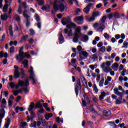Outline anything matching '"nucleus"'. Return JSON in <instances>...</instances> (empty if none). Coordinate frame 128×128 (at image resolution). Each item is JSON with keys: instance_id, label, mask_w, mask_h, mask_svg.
Segmentation results:
<instances>
[{"instance_id": "obj_51", "label": "nucleus", "mask_w": 128, "mask_h": 128, "mask_svg": "<svg viewBox=\"0 0 128 128\" xmlns=\"http://www.w3.org/2000/svg\"><path fill=\"white\" fill-rule=\"evenodd\" d=\"M56 121L58 122H64V120L60 118V117H58L56 118Z\"/></svg>"}, {"instance_id": "obj_29", "label": "nucleus", "mask_w": 128, "mask_h": 128, "mask_svg": "<svg viewBox=\"0 0 128 128\" xmlns=\"http://www.w3.org/2000/svg\"><path fill=\"white\" fill-rule=\"evenodd\" d=\"M106 96V92H102L99 97L100 100H104V98Z\"/></svg>"}, {"instance_id": "obj_55", "label": "nucleus", "mask_w": 128, "mask_h": 128, "mask_svg": "<svg viewBox=\"0 0 128 128\" xmlns=\"http://www.w3.org/2000/svg\"><path fill=\"white\" fill-rule=\"evenodd\" d=\"M96 20V18L94 17V16H92L91 18H90L88 19V22H94V20Z\"/></svg>"}, {"instance_id": "obj_57", "label": "nucleus", "mask_w": 128, "mask_h": 128, "mask_svg": "<svg viewBox=\"0 0 128 128\" xmlns=\"http://www.w3.org/2000/svg\"><path fill=\"white\" fill-rule=\"evenodd\" d=\"M106 50L107 52H110L112 51V46H108L106 47Z\"/></svg>"}, {"instance_id": "obj_62", "label": "nucleus", "mask_w": 128, "mask_h": 128, "mask_svg": "<svg viewBox=\"0 0 128 128\" xmlns=\"http://www.w3.org/2000/svg\"><path fill=\"white\" fill-rule=\"evenodd\" d=\"M97 46L98 48H100V46H102V42H100L97 44Z\"/></svg>"}, {"instance_id": "obj_61", "label": "nucleus", "mask_w": 128, "mask_h": 128, "mask_svg": "<svg viewBox=\"0 0 128 128\" xmlns=\"http://www.w3.org/2000/svg\"><path fill=\"white\" fill-rule=\"evenodd\" d=\"M76 58H72L71 60V63L72 64H76Z\"/></svg>"}, {"instance_id": "obj_5", "label": "nucleus", "mask_w": 128, "mask_h": 128, "mask_svg": "<svg viewBox=\"0 0 128 128\" xmlns=\"http://www.w3.org/2000/svg\"><path fill=\"white\" fill-rule=\"evenodd\" d=\"M114 92L115 94H116V96H120L118 99H116V104H122V96H124V93L118 91V88H114Z\"/></svg>"}, {"instance_id": "obj_25", "label": "nucleus", "mask_w": 128, "mask_h": 128, "mask_svg": "<svg viewBox=\"0 0 128 128\" xmlns=\"http://www.w3.org/2000/svg\"><path fill=\"white\" fill-rule=\"evenodd\" d=\"M18 85H16L14 82H11L10 83V86L11 88H18Z\"/></svg>"}, {"instance_id": "obj_13", "label": "nucleus", "mask_w": 128, "mask_h": 128, "mask_svg": "<svg viewBox=\"0 0 128 128\" xmlns=\"http://www.w3.org/2000/svg\"><path fill=\"white\" fill-rule=\"evenodd\" d=\"M83 56L85 58H87L88 56V53L86 52V51H82V53L79 54V60H84V58L82 56Z\"/></svg>"}, {"instance_id": "obj_28", "label": "nucleus", "mask_w": 128, "mask_h": 128, "mask_svg": "<svg viewBox=\"0 0 128 128\" xmlns=\"http://www.w3.org/2000/svg\"><path fill=\"white\" fill-rule=\"evenodd\" d=\"M59 41L60 44H63L64 42V36H62V32L60 33Z\"/></svg>"}, {"instance_id": "obj_31", "label": "nucleus", "mask_w": 128, "mask_h": 128, "mask_svg": "<svg viewBox=\"0 0 128 128\" xmlns=\"http://www.w3.org/2000/svg\"><path fill=\"white\" fill-rule=\"evenodd\" d=\"M100 16V12H95L92 14V16H94L95 18L98 16Z\"/></svg>"}, {"instance_id": "obj_32", "label": "nucleus", "mask_w": 128, "mask_h": 128, "mask_svg": "<svg viewBox=\"0 0 128 128\" xmlns=\"http://www.w3.org/2000/svg\"><path fill=\"white\" fill-rule=\"evenodd\" d=\"M9 32L10 36H14V32H12V26L10 25L9 26Z\"/></svg>"}, {"instance_id": "obj_44", "label": "nucleus", "mask_w": 128, "mask_h": 128, "mask_svg": "<svg viewBox=\"0 0 128 128\" xmlns=\"http://www.w3.org/2000/svg\"><path fill=\"white\" fill-rule=\"evenodd\" d=\"M44 109L42 107L40 108V110L38 112V114H44Z\"/></svg>"}, {"instance_id": "obj_64", "label": "nucleus", "mask_w": 128, "mask_h": 128, "mask_svg": "<svg viewBox=\"0 0 128 128\" xmlns=\"http://www.w3.org/2000/svg\"><path fill=\"white\" fill-rule=\"evenodd\" d=\"M13 94L14 96H18V94H19L18 90L14 91Z\"/></svg>"}, {"instance_id": "obj_24", "label": "nucleus", "mask_w": 128, "mask_h": 128, "mask_svg": "<svg viewBox=\"0 0 128 128\" xmlns=\"http://www.w3.org/2000/svg\"><path fill=\"white\" fill-rule=\"evenodd\" d=\"M90 58L94 62H96V60H98V56L96 54H94L90 56Z\"/></svg>"}, {"instance_id": "obj_6", "label": "nucleus", "mask_w": 128, "mask_h": 128, "mask_svg": "<svg viewBox=\"0 0 128 128\" xmlns=\"http://www.w3.org/2000/svg\"><path fill=\"white\" fill-rule=\"evenodd\" d=\"M14 68L15 70L14 72V76L15 78H20V74L18 70H20V74L22 76V78H24V70H22V68H20L18 70V66L16 65L14 66Z\"/></svg>"}, {"instance_id": "obj_18", "label": "nucleus", "mask_w": 128, "mask_h": 128, "mask_svg": "<svg viewBox=\"0 0 128 128\" xmlns=\"http://www.w3.org/2000/svg\"><path fill=\"white\" fill-rule=\"evenodd\" d=\"M4 116H6V110L4 109H1L0 110V120H2V118H4Z\"/></svg>"}, {"instance_id": "obj_11", "label": "nucleus", "mask_w": 128, "mask_h": 128, "mask_svg": "<svg viewBox=\"0 0 128 128\" xmlns=\"http://www.w3.org/2000/svg\"><path fill=\"white\" fill-rule=\"evenodd\" d=\"M82 88V86L80 85V80H78L77 81V84L75 86V92L76 96L78 95V90H80Z\"/></svg>"}, {"instance_id": "obj_10", "label": "nucleus", "mask_w": 128, "mask_h": 128, "mask_svg": "<svg viewBox=\"0 0 128 128\" xmlns=\"http://www.w3.org/2000/svg\"><path fill=\"white\" fill-rule=\"evenodd\" d=\"M83 97L84 98L82 100V104L83 106H86V104H90V100L88 96L86 94H84Z\"/></svg>"}, {"instance_id": "obj_63", "label": "nucleus", "mask_w": 128, "mask_h": 128, "mask_svg": "<svg viewBox=\"0 0 128 128\" xmlns=\"http://www.w3.org/2000/svg\"><path fill=\"white\" fill-rule=\"evenodd\" d=\"M112 78L111 76H108L106 80H107L108 82H110L112 80Z\"/></svg>"}, {"instance_id": "obj_27", "label": "nucleus", "mask_w": 128, "mask_h": 128, "mask_svg": "<svg viewBox=\"0 0 128 128\" xmlns=\"http://www.w3.org/2000/svg\"><path fill=\"white\" fill-rule=\"evenodd\" d=\"M10 118H8L5 122L4 126L6 128H8L10 126Z\"/></svg>"}, {"instance_id": "obj_17", "label": "nucleus", "mask_w": 128, "mask_h": 128, "mask_svg": "<svg viewBox=\"0 0 128 128\" xmlns=\"http://www.w3.org/2000/svg\"><path fill=\"white\" fill-rule=\"evenodd\" d=\"M64 32L65 34H68L69 36H72V30L70 29L68 30V28H65L64 30Z\"/></svg>"}, {"instance_id": "obj_33", "label": "nucleus", "mask_w": 128, "mask_h": 128, "mask_svg": "<svg viewBox=\"0 0 128 128\" xmlns=\"http://www.w3.org/2000/svg\"><path fill=\"white\" fill-rule=\"evenodd\" d=\"M92 88H93L96 94H98V89L96 84H93Z\"/></svg>"}, {"instance_id": "obj_21", "label": "nucleus", "mask_w": 128, "mask_h": 128, "mask_svg": "<svg viewBox=\"0 0 128 128\" xmlns=\"http://www.w3.org/2000/svg\"><path fill=\"white\" fill-rule=\"evenodd\" d=\"M102 112L104 116H110L112 114L110 110L107 111L106 110H104Z\"/></svg>"}, {"instance_id": "obj_59", "label": "nucleus", "mask_w": 128, "mask_h": 128, "mask_svg": "<svg viewBox=\"0 0 128 128\" xmlns=\"http://www.w3.org/2000/svg\"><path fill=\"white\" fill-rule=\"evenodd\" d=\"M30 18H29V19L28 20L26 19V20H27L26 22V26H30Z\"/></svg>"}, {"instance_id": "obj_1", "label": "nucleus", "mask_w": 128, "mask_h": 128, "mask_svg": "<svg viewBox=\"0 0 128 128\" xmlns=\"http://www.w3.org/2000/svg\"><path fill=\"white\" fill-rule=\"evenodd\" d=\"M82 36V42H86L88 40V36L86 35H83L82 34V28L80 26H78L76 28L75 33L74 34V37L72 39L74 42H78V38Z\"/></svg>"}, {"instance_id": "obj_53", "label": "nucleus", "mask_w": 128, "mask_h": 128, "mask_svg": "<svg viewBox=\"0 0 128 128\" xmlns=\"http://www.w3.org/2000/svg\"><path fill=\"white\" fill-rule=\"evenodd\" d=\"M14 52V47L12 46V47L10 48V54H12V53Z\"/></svg>"}, {"instance_id": "obj_43", "label": "nucleus", "mask_w": 128, "mask_h": 128, "mask_svg": "<svg viewBox=\"0 0 128 128\" xmlns=\"http://www.w3.org/2000/svg\"><path fill=\"white\" fill-rule=\"evenodd\" d=\"M113 16L115 18H120V14L118 12L113 14Z\"/></svg>"}, {"instance_id": "obj_34", "label": "nucleus", "mask_w": 128, "mask_h": 128, "mask_svg": "<svg viewBox=\"0 0 128 128\" xmlns=\"http://www.w3.org/2000/svg\"><path fill=\"white\" fill-rule=\"evenodd\" d=\"M104 78H102L101 80L99 82V86H104Z\"/></svg>"}, {"instance_id": "obj_41", "label": "nucleus", "mask_w": 128, "mask_h": 128, "mask_svg": "<svg viewBox=\"0 0 128 128\" xmlns=\"http://www.w3.org/2000/svg\"><path fill=\"white\" fill-rule=\"evenodd\" d=\"M106 16H103V17L102 18L101 22H100V23L104 24V22H106Z\"/></svg>"}, {"instance_id": "obj_47", "label": "nucleus", "mask_w": 128, "mask_h": 128, "mask_svg": "<svg viewBox=\"0 0 128 128\" xmlns=\"http://www.w3.org/2000/svg\"><path fill=\"white\" fill-rule=\"evenodd\" d=\"M18 12L20 14H22V6H19L18 10Z\"/></svg>"}, {"instance_id": "obj_58", "label": "nucleus", "mask_w": 128, "mask_h": 128, "mask_svg": "<svg viewBox=\"0 0 128 128\" xmlns=\"http://www.w3.org/2000/svg\"><path fill=\"white\" fill-rule=\"evenodd\" d=\"M30 34L31 36H34L35 34L34 30H32V29H30Z\"/></svg>"}, {"instance_id": "obj_50", "label": "nucleus", "mask_w": 128, "mask_h": 128, "mask_svg": "<svg viewBox=\"0 0 128 128\" xmlns=\"http://www.w3.org/2000/svg\"><path fill=\"white\" fill-rule=\"evenodd\" d=\"M35 18L36 22H38L40 20V16H38V14H35Z\"/></svg>"}, {"instance_id": "obj_14", "label": "nucleus", "mask_w": 128, "mask_h": 128, "mask_svg": "<svg viewBox=\"0 0 128 128\" xmlns=\"http://www.w3.org/2000/svg\"><path fill=\"white\" fill-rule=\"evenodd\" d=\"M70 22H72V19H70V17L63 18L62 20V22L63 26H66V24H70Z\"/></svg>"}, {"instance_id": "obj_38", "label": "nucleus", "mask_w": 128, "mask_h": 128, "mask_svg": "<svg viewBox=\"0 0 128 128\" xmlns=\"http://www.w3.org/2000/svg\"><path fill=\"white\" fill-rule=\"evenodd\" d=\"M112 68H118V64L117 62H115L112 66Z\"/></svg>"}, {"instance_id": "obj_23", "label": "nucleus", "mask_w": 128, "mask_h": 128, "mask_svg": "<svg viewBox=\"0 0 128 128\" xmlns=\"http://www.w3.org/2000/svg\"><path fill=\"white\" fill-rule=\"evenodd\" d=\"M23 16L25 18H26L28 20H30V16L28 15V10H24L23 12Z\"/></svg>"}, {"instance_id": "obj_56", "label": "nucleus", "mask_w": 128, "mask_h": 128, "mask_svg": "<svg viewBox=\"0 0 128 128\" xmlns=\"http://www.w3.org/2000/svg\"><path fill=\"white\" fill-rule=\"evenodd\" d=\"M77 50L78 52H82V47L80 46H77Z\"/></svg>"}, {"instance_id": "obj_42", "label": "nucleus", "mask_w": 128, "mask_h": 128, "mask_svg": "<svg viewBox=\"0 0 128 128\" xmlns=\"http://www.w3.org/2000/svg\"><path fill=\"white\" fill-rule=\"evenodd\" d=\"M90 8L86 7L84 9L83 12H85L86 14H88V12H90Z\"/></svg>"}, {"instance_id": "obj_30", "label": "nucleus", "mask_w": 128, "mask_h": 128, "mask_svg": "<svg viewBox=\"0 0 128 128\" xmlns=\"http://www.w3.org/2000/svg\"><path fill=\"white\" fill-rule=\"evenodd\" d=\"M89 110H90V112H93L96 114H98V112L94 108V107H92V106H90L89 107Z\"/></svg>"}, {"instance_id": "obj_37", "label": "nucleus", "mask_w": 128, "mask_h": 128, "mask_svg": "<svg viewBox=\"0 0 128 128\" xmlns=\"http://www.w3.org/2000/svg\"><path fill=\"white\" fill-rule=\"evenodd\" d=\"M14 18L16 22H20V17L18 14H15Z\"/></svg>"}, {"instance_id": "obj_36", "label": "nucleus", "mask_w": 128, "mask_h": 128, "mask_svg": "<svg viewBox=\"0 0 128 128\" xmlns=\"http://www.w3.org/2000/svg\"><path fill=\"white\" fill-rule=\"evenodd\" d=\"M52 114L48 113V114H46V115L45 116V118L46 120H48V118H52Z\"/></svg>"}, {"instance_id": "obj_60", "label": "nucleus", "mask_w": 128, "mask_h": 128, "mask_svg": "<svg viewBox=\"0 0 128 128\" xmlns=\"http://www.w3.org/2000/svg\"><path fill=\"white\" fill-rule=\"evenodd\" d=\"M106 102H109V104H111L112 103V100H110V97H108L106 99Z\"/></svg>"}, {"instance_id": "obj_7", "label": "nucleus", "mask_w": 128, "mask_h": 128, "mask_svg": "<svg viewBox=\"0 0 128 128\" xmlns=\"http://www.w3.org/2000/svg\"><path fill=\"white\" fill-rule=\"evenodd\" d=\"M54 8L56 12L57 10H60L61 12H62L64 10V4H62L59 5V6H58V1H56L54 2V4L53 5Z\"/></svg>"}, {"instance_id": "obj_49", "label": "nucleus", "mask_w": 128, "mask_h": 128, "mask_svg": "<svg viewBox=\"0 0 128 128\" xmlns=\"http://www.w3.org/2000/svg\"><path fill=\"white\" fill-rule=\"evenodd\" d=\"M100 52H106V46H103L100 49Z\"/></svg>"}, {"instance_id": "obj_19", "label": "nucleus", "mask_w": 128, "mask_h": 128, "mask_svg": "<svg viewBox=\"0 0 128 128\" xmlns=\"http://www.w3.org/2000/svg\"><path fill=\"white\" fill-rule=\"evenodd\" d=\"M66 26L68 28H76V25L74 23L72 22V21H70V22L67 24Z\"/></svg>"}, {"instance_id": "obj_45", "label": "nucleus", "mask_w": 128, "mask_h": 128, "mask_svg": "<svg viewBox=\"0 0 128 128\" xmlns=\"http://www.w3.org/2000/svg\"><path fill=\"white\" fill-rule=\"evenodd\" d=\"M128 46V42H124L123 43L122 48H127Z\"/></svg>"}, {"instance_id": "obj_26", "label": "nucleus", "mask_w": 128, "mask_h": 128, "mask_svg": "<svg viewBox=\"0 0 128 128\" xmlns=\"http://www.w3.org/2000/svg\"><path fill=\"white\" fill-rule=\"evenodd\" d=\"M2 20H6L8 18V14H5L4 15L0 16Z\"/></svg>"}, {"instance_id": "obj_9", "label": "nucleus", "mask_w": 128, "mask_h": 128, "mask_svg": "<svg viewBox=\"0 0 128 128\" xmlns=\"http://www.w3.org/2000/svg\"><path fill=\"white\" fill-rule=\"evenodd\" d=\"M29 72L30 74V78L32 80L33 84H36V76L34 75V68L32 66H30V69L29 70Z\"/></svg>"}, {"instance_id": "obj_12", "label": "nucleus", "mask_w": 128, "mask_h": 128, "mask_svg": "<svg viewBox=\"0 0 128 128\" xmlns=\"http://www.w3.org/2000/svg\"><path fill=\"white\" fill-rule=\"evenodd\" d=\"M82 20H84V17L82 16L76 17L74 18V22L78 24H82Z\"/></svg>"}, {"instance_id": "obj_15", "label": "nucleus", "mask_w": 128, "mask_h": 128, "mask_svg": "<svg viewBox=\"0 0 128 128\" xmlns=\"http://www.w3.org/2000/svg\"><path fill=\"white\" fill-rule=\"evenodd\" d=\"M5 4L2 9L3 12H8V6H10V2H9L8 0H5Z\"/></svg>"}, {"instance_id": "obj_16", "label": "nucleus", "mask_w": 128, "mask_h": 128, "mask_svg": "<svg viewBox=\"0 0 128 128\" xmlns=\"http://www.w3.org/2000/svg\"><path fill=\"white\" fill-rule=\"evenodd\" d=\"M40 124H42L40 122H34L30 124V128H36V126H40Z\"/></svg>"}, {"instance_id": "obj_40", "label": "nucleus", "mask_w": 128, "mask_h": 128, "mask_svg": "<svg viewBox=\"0 0 128 128\" xmlns=\"http://www.w3.org/2000/svg\"><path fill=\"white\" fill-rule=\"evenodd\" d=\"M104 36L106 40H108L110 38V34H108V33L105 32L104 34Z\"/></svg>"}, {"instance_id": "obj_46", "label": "nucleus", "mask_w": 128, "mask_h": 128, "mask_svg": "<svg viewBox=\"0 0 128 128\" xmlns=\"http://www.w3.org/2000/svg\"><path fill=\"white\" fill-rule=\"evenodd\" d=\"M28 35L24 36L22 38V40H28Z\"/></svg>"}, {"instance_id": "obj_20", "label": "nucleus", "mask_w": 128, "mask_h": 128, "mask_svg": "<svg viewBox=\"0 0 128 128\" xmlns=\"http://www.w3.org/2000/svg\"><path fill=\"white\" fill-rule=\"evenodd\" d=\"M21 64H24V68H27L28 66V60H24L21 62Z\"/></svg>"}, {"instance_id": "obj_39", "label": "nucleus", "mask_w": 128, "mask_h": 128, "mask_svg": "<svg viewBox=\"0 0 128 128\" xmlns=\"http://www.w3.org/2000/svg\"><path fill=\"white\" fill-rule=\"evenodd\" d=\"M14 44V46H16L18 44V41L15 40L14 42L10 41V46H12Z\"/></svg>"}, {"instance_id": "obj_8", "label": "nucleus", "mask_w": 128, "mask_h": 128, "mask_svg": "<svg viewBox=\"0 0 128 128\" xmlns=\"http://www.w3.org/2000/svg\"><path fill=\"white\" fill-rule=\"evenodd\" d=\"M93 26L94 28L98 27L97 31L100 32H102L106 28V26H104V24L103 23H100V22L99 23H95L93 24Z\"/></svg>"}, {"instance_id": "obj_54", "label": "nucleus", "mask_w": 128, "mask_h": 128, "mask_svg": "<svg viewBox=\"0 0 128 128\" xmlns=\"http://www.w3.org/2000/svg\"><path fill=\"white\" fill-rule=\"evenodd\" d=\"M109 124H111V126H113L114 128H116V124L114 122H108Z\"/></svg>"}, {"instance_id": "obj_35", "label": "nucleus", "mask_w": 128, "mask_h": 128, "mask_svg": "<svg viewBox=\"0 0 128 128\" xmlns=\"http://www.w3.org/2000/svg\"><path fill=\"white\" fill-rule=\"evenodd\" d=\"M42 105L41 104L40 102H39L36 104V106L34 107L35 108H42Z\"/></svg>"}, {"instance_id": "obj_3", "label": "nucleus", "mask_w": 128, "mask_h": 128, "mask_svg": "<svg viewBox=\"0 0 128 128\" xmlns=\"http://www.w3.org/2000/svg\"><path fill=\"white\" fill-rule=\"evenodd\" d=\"M18 84L20 86H26V88H22V90L25 94H28L30 92V90L28 88V86H30V81L28 80V79H26L24 81L20 80H18Z\"/></svg>"}, {"instance_id": "obj_52", "label": "nucleus", "mask_w": 128, "mask_h": 128, "mask_svg": "<svg viewBox=\"0 0 128 128\" xmlns=\"http://www.w3.org/2000/svg\"><path fill=\"white\" fill-rule=\"evenodd\" d=\"M28 126V123L26 122H21V126L22 128H24V126Z\"/></svg>"}, {"instance_id": "obj_2", "label": "nucleus", "mask_w": 128, "mask_h": 128, "mask_svg": "<svg viewBox=\"0 0 128 128\" xmlns=\"http://www.w3.org/2000/svg\"><path fill=\"white\" fill-rule=\"evenodd\" d=\"M24 50V47H22L20 50L19 54L16 56V59L17 60H20V62H22V60L24 58H30V54L28 52H22Z\"/></svg>"}, {"instance_id": "obj_48", "label": "nucleus", "mask_w": 128, "mask_h": 128, "mask_svg": "<svg viewBox=\"0 0 128 128\" xmlns=\"http://www.w3.org/2000/svg\"><path fill=\"white\" fill-rule=\"evenodd\" d=\"M39 6H42L44 4V0H36Z\"/></svg>"}, {"instance_id": "obj_22", "label": "nucleus", "mask_w": 128, "mask_h": 128, "mask_svg": "<svg viewBox=\"0 0 128 128\" xmlns=\"http://www.w3.org/2000/svg\"><path fill=\"white\" fill-rule=\"evenodd\" d=\"M34 103L31 102L30 105L29 106V108H28V111L30 112H32V110H34Z\"/></svg>"}, {"instance_id": "obj_4", "label": "nucleus", "mask_w": 128, "mask_h": 128, "mask_svg": "<svg viewBox=\"0 0 128 128\" xmlns=\"http://www.w3.org/2000/svg\"><path fill=\"white\" fill-rule=\"evenodd\" d=\"M112 62H114V60L106 61V62H102L100 65V68L104 72H110L112 70V68H110V66H112Z\"/></svg>"}]
</instances>
